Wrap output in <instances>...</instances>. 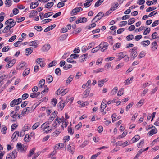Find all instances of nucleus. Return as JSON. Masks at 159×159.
Returning a JSON list of instances; mask_svg holds the SVG:
<instances>
[{
    "instance_id": "nucleus-1",
    "label": "nucleus",
    "mask_w": 159,
    "mask_h": 159,
    "mask_svg": "<svg viewBox=\"0 0 159 159\" xmlns=\"http://www.w3.org/2000/svg\"><path fill=\"white\" fill-rule=\"evenodd\" d=\"M105 16V15L102 12H100L92 20V22H96L101 19L102 17Z\"/></svg>"
},
{
    "instance_id": "nucleus-2",
    "label": "nucleus",
    "mask_w": 159,
    "mask_h": 159,
    "mask_svg": "<svg viewBox=\"0 0 159 159\" xmlns=\"http://www.w3.org/2000/svg\"><path fill=\"white\" fill-rule=\"evenodd\" d=\"M16 24V22L13 19L10 18L6 21L5 23V25H8L11 28L13 27Z\"/></svg>"
},
{
    "instance_id": "nucleus-3",
    "label": "nucleus",
    "mask_w": 159,
    "mask_h": 159,
    "mask_svg": "<svg viewBox=\"0 0 159 159\" xmlns=\"http://www.w3.org/2000/svg\"><path fill=\"white\" fill-rule=\"evenodd\" d=\"M16 148L18 151L21 152H25L26 149V146L22 145L20 143H17L16 145Z\"/></svg>"
},
{
    "instance_id": "nucleus-4",
    "label": "nucleus",
    "mask_w": 159,
    "mask_h": 159,
    "mask_svg": "<svg viewBox=\"0 0 159 159\" xmlns=\"http://www.w3.org/2000/svg\"><path fill=\"white\" fill-rule=\"evenodd\" d=\"M22 101L21 98H19L16 100L14 99L10 103V105L11 107H14L15 105H17L20 103Z\"/></svg>"
},
{
    "instance_id": "nucleus-5",
    "label": "nucleus",
    "mask_w": 159,
    "mask_h": 159,
    "mask_svg": "<svg viewBox=\"0 0 159 159\" xmlns=\"http://www.w3.org/2000/svg\"><path fill=\"white\" fill-rule=\"evenodd\" d=\"M100 45L101 47V51L103 52L107 49L108 44L107 42H102L100 44Z\"/></svg>"
},
{
    "instance_id": "nucleus-6",
    "label": "nucleus",
    "mask_w": 159,
    "mask_h": 159,
    "mask_svg": "<svg viewBox=\"0 0 159 159\" xmlns=\"http://www.w3.org/2000/svg\"><path fill=\"white\" fill-rule=\"evenodd\" d=\"M83 10L82 7H76L72 10L71 14L72 15H75L78 12L81 11Z\"/></svg>"
},
{
    "instance_id": "nucleus-7",
    "label": "nucleus",
    "mask_w": 159,
    "mask_h": 159,
    "mask_svg": "<svg viewBox=\"0 0 159 159\" xmlns=\"http://www.w3.org/2000/svg\"><path fill=\"white\" fill-rule=\"evenodd\" d=\"M124 53H125V52H123L116 54V56L118 57L116 59V61H119L123 58H124V56L125 55Z\"/></svg>"
},
{
    "instance_id": "nucleus-8",
    "label": "nucleus",
    "mask_w": 159,
    "mask_h": 159,
    "mask_svg": "<svg viewBox=\"0 0 159 159\" xmlns=\"http://www.w3.org/2000/svg\"><path fill=\"white\" fill-rule=\"evenodd\" d=\"M152 129L150 131V136H152L157 132V129L155 126H152L151 127H150V129Z\"/></svg>"
},
{
    "instance_id": "nucleus-9",
    "label": "nucleus",
    "mask_w": 159,
    "mask_h": 159,
    "mask_svg": "<svg viewBox=\"0 0 159 159\" xmlns=\"http://www.w3.org/2000/svg\"><path fill=\"white\" fill-rule=\"evenodd\" d=\"M45 83V80L44 79H41L39 82V84H38V87L39 89V90L41 89L43 86H44L45 85H44V84Z\"/></svg>"
},
{
    "instance_id": "nucleus-10",
    "label": "nucleus",
    "mask_w": 159,
    "mask_h": 159,
    "mask_svg": "<svg viewBox=\"0 0 159 159\" xmlns=\"http://www.w3.org/2000/svg\"><path fill=\"white\" fill-rule=\"evenodd\" d=\"M67 150L70 152L72 154H73L75 151V148L72 146H71L69 145L67 146Z\"/></svg>"
},
{
    "instance_id": "nucleus-11",
    "label": "nucleus",
    "mask_w": 159,
    "mask_h": 159,
    "mask_svg": "<svg viewBox=\"0 0 159 159\" xmlns=\"http://www.w3.org/2000/svg\"><path fill=\"white\" fill-rule=\"evenodd\" d=\"M87 19L85 17H83L82 18H80L76 21V24H79L81 23H84L87 22Z\"/></svg>"
},
{
    "instance_id": "nucleus-12",
    "label": "nucleus",
    "mask_w": 159,
    "mask_h": 159,
    "mask_svg": "<svg viewBox=\"0 0 159 159\" xmlns=\"http://www.w3.org/2000/svg\"><path fill=\"white\" fill-rule=\"evenodd\" d=\"M50 48V46L48 44H45L42 48V50L43 52L48 51Z\"/></svg>"
},
{
    "instance_id": "nucleus-13",
    "label": "nucleus",
    "mask_w": 159,
    "mask_h": 159,
    "mask_svg": "<svg viewBox=\"0 0 159 159\" xmlns=\"http://www.w3.org/2000/svg\"><path fill=\"white\" fill-rule=\"evenodd\" d=\"M88 54H84L81 56L79 58V61L82 62L85 61L87 57Z\"/></svg>"
},
{
    "instance_id": "nucleus-14",
    "label": "nucleus",
    "mask_w": 159,
    "mask_h": 159,
    "mask_svg": "<svg viewBox=\"0 0 159 159\" xmlns=\"http://www.w3.org/2000/svg\"><path fill=\"white\" fill-rule=\"evenodd\" d=\"M38 14L37 11L35 10H33L31 11V12L30 13L29 17L30 18H32L34 17Z\"/></svg>"
},
{
    "instance_id": "nucleus-15",
    "label": "nucleus",
    "mask_w": 159,
    "mask_h": 159,
    "mask_svg": "<svg viewBox=\"0 0 159 159\" xmlns=\"http://www.w3.org/2000/svg\"><path fill=\"white\" fill-rule=\"evenodd\" d=\"M157 45L156 42H153L151 44V50L152 51L155 50L157 48Z\"/></svg>"
},
{
    "instance_id": "nucleus-16",
    "label": "nucleus",
    "mask_w": 159,
    "mask_h": 159,
    "mask_svg": "<svg viewBox=\"0 0 159 159\" xmlns=\"http://www.w3.org/2000/svg\"><path fill=\"white\" fill-rule=\"evenodd\" d=\"M57 106L59 110L60 111H61L62 110L64 107V104L62 101L60 102L58 104Z\"/></svg>"
},
{
    "instance_id": "nucleus-17",
    "label": "nucleus",
    "mask_w": 159,
    "mask_h": 159,
    "mask_svg": "<svg viewBox=\"0 0 159 159\" xmlns=\"http://www.w3.org/2000/svg\"><path fill=\"white\" fill-rule=\"evenodd\" d=\"M56 26V25L55 24H53L51 26H48L45 28L44 30V32H47L52 29L55 27Z\"/></svg>"
},
{
    "instance_id": "nucleus-18",
    "label": "nucleus",
    "mask_w": 159,
    "mask_h": 159,
    "mask_svg": "<svg viewBox=\"0 0 159 159\" xmlns=\"http://www.w3.org/2000/svg\"><path fill=\"white\" fill-rule=\"evenodd\" d=\"M140 139V137L139 135H135L132 139L131 141H132V143H134Z\"/></svg>"
},
{
    "instance_id": "nucleus-19",
    "label": "nucleus",
    "mask_w": 159,
    "mask_h": 159,
    "mask_svg": "<svg viewBox=\"0 0 159 159\" xmlns=\"http://www.w3.org/2000/svg\"><path fill=\"white\" fill-rule=\"evenodd\" d=\"M39 5V4L36 2H33L31 4L30 8L31 9H34L36 8Z\"/></svg>"
},
{
    "instance_id": "nucleus-20",
    "label": "nucleus",
    "mask_w": 159,
    "mask_h": 159,
    "mask_svg": "<svg viewBox=\"0 0 159 159\" xmlns=\"http://www.w3.org/2000/svg\"><path fill=\"white\" fill-rule=\"evenodd\" d=\"M68 35L67 34H65L64 35L61 36L59 38V40L60 41H62L64 40Z\"/></svg>"
},
{
    "instance_id": "nucleus-21",
    "label": "nucleus",
    "mask_w": 159,
    "mask_h": 159,
    "mask_svg": "<svg viewBox=\"0 0 159 159\" xmlns=\"http://www.w3.org/2000/svg\"><path fill=\"white\" fill-rule=\"evenodd\" d=\"M54 3L53 2H49L45 5V7L47 8H50L52 7Z\"/></svg>"
},
{
    "instance_id": "nucleus-22",
    "label": "nucleus",
    "mask_w": 159,
    "mask_h": 159,
    "mask_svg": "<svg viewBox=\"0 0 159 159\" xmlns=\"http://www.w3.org/2000/svg\"><path fill=\"white\" fill-rule=\"evenodd\" d=\"M30 72V69L29 68H26L23 73V76L25 77L28 75Z\"/></svg>"
},
{
    "instance_id": "nucleus-23",
    "label": "nucleus",
    "mask_w": 159,
    "mask_h": 159,
    "mask_svg": "<svg viewBox=\"0 0 159 159\" xmlns=\"http://www.w3.org/2000/svg\"><path fill=\"white\" fill-rule=\"evenodd\" d=\"M137 52H133V53H131L130 56V59L132 60L134 59L137 56Z\"/></svg>"
},
{
    "instance_id": "nucleus-24",
    "label": "nucleus",
    "mask_w": 159,
    "mask_h": 159,
    "mask_svg": "<svg viewBox=\"0 0 159 159\" xmlns=\"http://www.w3.org/2000/svg\"><path fill=\"white\" fill-rule=\"evenodd\" d=\"M90 88H88L83 93V97L86 98L88 95L90 91Z\"/></svg>"
},
{
    "instance_id": "nucleus-25",
    "label": "nucleus",
    "mask_w": 159,
    "mask_h": 159,
    "mask_svg": "<svg viewBox=\"0 0 159 159\" xmlns=\"http://www.w3.org/2000/svg\"><path fill=\"white\" fill-rule=\"evenodd\" d=\"M73 76L71 75L66 80V85H68L73 80Z\"/></svg>"
},
{
    "instance_id": "nucleus-26",
    "label": "nucleus",
    "mask_w": 159,
    "mask_h": 159,
    "mask_svg": "<svg viewBox=\"0 0 159 159\" xmlns=\"http://www.w3.org/2000/svg\"><path fill=\"white\" fill-rule=\"evenodd\" d=\"M19 135V132L18 131H16L13 134L11 138L13 139H16Z\"/></svg>"
},
{
    "instance_id": "nucleus-27",
    "label": "nucleus",
    "mask_w": 159,
    "mask_h": 159,
    "mask_svg": "<svg viewBox=\"0 0 159 159\" xmlns=\"http://www.w3.org/2000/svg\"><path fill=\"white\" fill-rule=\"evenodd\" d=\"M25 53L26 55L31 54L33 52V49L31 48H27L25 50Z\"/></svg>"
},
{
    "instance_id": "nucleus-28",
    "label": "nucleus",
    "mask_w": 159,
    "mask_h": 159,
    "mask_svg": "<svg viewBox=\"0 0 159 159\" xmlns=\"http://www.w3.org/2000/svg\"><path fill=\"white\" fill-rule=\"evenodd\" d=\"M101 47L100 46V45L97 46L96 47L93 48L91 50V52L93 53H95L99 49H100Z\"/></svg>"
},
{
    "instance_id": "nucleus-29",
    "label": "nucleus",
    "mask_w": 159,
    "mask_h": 159,
    "mask_svg": "<svg viewBox=\"0 0 159 159\" xmlns=\"http://www.w3.org/2000/svg\"><path fill=\"white\" fill-rule=\"evenodd\" d=\"M66 1L64 0V1L61 2H59L58 3V4H57V7L58 8H61V7H63L65 5L64 2H66Z\"/></svg>"
},
{
    "instance_id": "nucleus-30",
    "label": "nucleus",
    "mask_w": 159,
    "mask_h": 159,
    "mask_svg": "<svg viewBox=\"0 0 159 159\" xmlns=\"http://www.w3.org/2000/svg\"><path fill=\"white\" fill-rule=\"evenodd\" d=\"M12 1L11 0H6L5 2V4L6 5L7 7H9L12 4Z\"/></svg>"
},
{
    "instance_id": "nucleus-31",
    "label": "nucleus",
    "mask_w": 159,
    "mask_h": 159,
    "mask_svg": "<svg viewBox=\"0 0 159 159\" xmlns=\"http://www.w3.org/2000/svg\"><path fill=\"white\" fill-rule=\"evenodd\" d=\"M133 79V77H131V78H129L128 79H127L124 82V83H125V85H128L129 84H130L131 83V82H130Z\"/></svg>"
},
{
    "instance_id": "nucleus-32",
    "label": "nucleus",
    "mask_w": 159,
    "mask_h": 159,
    "mask_svg": "<svg viewBox=\"0 0 159 159\" xmlns=\"http://www.w3.org/2000/svg\"><path fill=\"white\" fill-rule=\"evenodd\" d=\"M149 148L148 147H147L145 149H141L140 150H139L137 153V154H136L137 157H139L140 155L143 152V151H145L147 150Z\"/></svg>"
},
{
    "instance_id": "nucleus-33",
    "label": "nucleus",
    "mask_w": 159,
    "mask_h": 159,
    "mask_svg": "<svg viewBox=\"0 0 159 159\" xmlns=\"http://www.w3.org/2000/svg\"><path fill=\"white\" fill-rule=\"evenodd\" d=\"M103 1L102 0H98L95 3L94 7H97L99 6L102 2Z\"/></svg>"
},
{
    "instance_id": "nucleus-34",
    "label": "nucleus",
    "mask_w": 159,
    "mask_h": 159,
    "mask_svg": "<svg viewBox=\"0 0 159 159\" xmlns=\"http://www.w3.org/2000/svg\"><path fill=\"white\" fill-rule=\"evenodd\" d=\"M25 64V62H20L17 66V69H20L22 67H23Z\"/></svg>"
},
{
    "instance_id": "nucleus-35",
    "label": "nucleus",
    "mask_w": 159,
    "mask_h": 159,
    "mask_svg": "<svg viewBox=\"0 0 159 159\" xmlns=\"http://www.w3.org/2000/svg\"><path fill=\"white\" fill-rule=\"evenodd\" d=\"M40 93L39 92L36 93H31L30 94V96L32 98H34L37 97L39 95Z\"/></svg>"
},
{
    "instance_id": "nucleus-36",
    "label": "nucleus",
    "mask_w": 159,
    "mask_h": 159,
    "mask_svg": "<svg viewBox=\"0 0 159 159\" xmlns=\"http://www.w3.org/2000/svg\"><path fill=\"white\" fill-rule=\"evenodd\" d=\"M47 82L48 83H50L53 80V77L51 75L48 76L47 78Z\"/></svg>"
},
{
    "instance_id": "nucleus-37",
    "label": "nucleus",
    "mask_w": 159,
    "mask_h": 159,
    "mask_svg": "<svg viewBox=\"0 0 159 159\" xmlns=\"http://www.w3.org/2000/svg\"><path fill=\"white\" fill-rule=\"evenodd\" d=\"M17 112L16 111H12L10 114V116L13 118H15L17 116V114H16Z\"/></svg>"
},
{
    "instance_id": "nucleus-38",
    "label": "nucleus",
    "mask_w": 159,
    "mask_h": 159,
    "mask_svg": "<svg viewBox=\"0 0 159 159\" xmlns=\"http://www.w3.org/2000/svg\"><path fill=\"white\" fill-rule=\"evenodd\" d=\"M4 28V30H2V32L4 33H7V32L8 30H10L11 28L8 25Z\"/></svg>"
},
{
    "instance_id": "nucleus-39",
    "label": "nucleus",
    "mask_w": 159,
    "mask_h": 159,
    "mask_svg": "<svg viewBox=\"0 0 159 159\" xmlns=\"http://www.w3.org/2000/svg\"><path fill=\"white\" fill-rule=\"evenodd\" d=\"M121 46V43L119 42L117 43L115 45L113 46V48L114 50H115L116 48H119Z\"/></svg>"
},
{
    "instance_id": "nucleus-40",
    "label": "nucleus",
    "mask_w": 159,
    "mask_h": 159,
    "mask_svg": "<svg viewBox=\"0 0 159 159\" xmlns=\"http://www.w3.org/2000/svg\"><path fill=\"white\" fill-rule=\"evenodd\" d=\"M55 74L58 75H60L61 74V71L59 68H57L55 70Z\"/></svg>"
},
{
    "instance_id": "nucleus-41",
    "label": "nucleus",
    "mask_w": 159,
    "mask_h": 159,
    "mask_svg": "<svg viewBox=\"0 0 159 159\" xmlns=\"http://www.w3.org/2000/svg\"><path fill=\"white\" fill-rule=\"evenodd\" d=\"M56 62L55 61H53L49 63L48 66V67H52L56 65Z\"/></svg>"
},
{
    "instance_id": "nucleus-42",
    "label": "nucleus",
    "mask_w": 159,
    "mask_h": 159,
    "mask_svg": "<svg viewBox=\"0 0 159 159\" xmlns=\"http://www.w3.org/2000/svg\"><path fill=\"white\" fill-rule=\"evenodd\" d=\"M134 38V36L133 35L130 34L127 36L126 39L128 41H130L133 39Z\"/></svg>"
},
{
    "instance_id": "nucleus-43",
    "label": "nucleus",
    "mask_w": 159,
    "mask_h": 159,
    "mask_svg": "<svg viewBox=\"0 0 159 159\" xmlns=\"http://www.w3.org/2000/svg\"><path fill=\"white\" fill-rule=\"evenodd\" d=\"M135 20V18H132L129 19L128 22V24L129 25H130L134 23Z\"/></svg>"
},
{
    "instance_id": "nucleus-44",
    "label": "nucleus",
    "mask_w": 159,
    "mask_h": 159,
    "mask_svg": "<svg viewBox=\"0 0 159 159\" xmlns=\"http://www.w3.org/2000/svg\"><path fill=\"white\" fill-rule=\"evenodd\" d=\"M127 134V132H124L121 135L118 136L117 138V139H120L123 138Z\"/></svg>"
},
{
    "instance_id": "nucleus-45",
    "label": "nucleus",
    "mask_w": 159,
    "mask_h": 159,
    "mask_svg": "<svg viewBox=\"0 0 159 159\" xmlns=\"http://www.w3.org/2000/svg\"><path fill=\"white\" fill-rule=\"evenodd\" d=\"M40 125V124L39 122H37L35 123V124H34L32 127V129L33 130H34L37 128V127H38Z\"/></svg>"
},
{
    "instance_id": "nucleus-46",
    "label": "nucleus",
    "mask_w": 159,
    "mask_h": 159,
    "mask_svg": "<svg viewBox=\"0 0 159 159\" xmlns=\"http://www.w3.org/2000/svg\"><path fill=\"white\" fill-rule=\"evenodd\" d=\"M149 40L144 41L141 42V44L144 46H146L149 44Z\"/></svg>"
},
{
    "instance_id": "nucleus-47",
    "label": "nucleus",
    "mask_w": 159,
    "mask_h": 159,
    "mask_svg": "<svg viewBox=\"0 0 159 159\" xmlns=\"http://www.w3.org/2000/svg\"><path fill=\"white\" fill-rule=\"evenodd\" d=\"M16 22L19 23L21 22L24 20L25 19V18L24 17H22L20 18H16Z\"/></svg>"
},
{
    "instance_id": "nucleus-48",
    "label": "nucleus",
    "mask_w": 159,
    "mask_h": 159,
    "mask_svg": "<svg viewBox=\"0 0 159 159\" xmlns=\"http://www.w3.org/2000/svg\"><path fill=\"white\" fill-rule=\"evenodd\" d=\"M144 142V140L143 139H142L140 142V143H139L138 144L137 146L138 148H141L143 146Z\"/></svg>"
},
{
    "instance_id": "nucleus-49",
    "label": "nucleus",
    "mask_w": 159,
    "mask_h": 159,
    "mask_svg": "<svg viewBox=\"0 0 159 159\" xmlns=\"http://www.w3.org/2000/svg\"><path fill=\"white\" fill-rule=\"evenodd\" d=\"M35 148H33L29 152V153L28 155L29 157H31L34 153V151L35 150Z\"/></svg>"
},
{
    "instance_id": "nucleus-50",
    "label": "nucleus",
    "mask_w": 159,
    "mask_h": 159,
    "mask_svg": "<svg viewBox=\"0 0 159 159\" xmlns=\"http://www.w3.org/2000/svg\"><path fill=\"white\" fill-rule=\"evenodd\" d=\"M32 43L33 44V46L34 47V48H36L37 47V45L39 44V42L37 40H34L32 41Z\"/></svg>"
},
{
    "instance_id": "nucleus-51",
    "label": "nucleus",
    "mask_w": 159,
    "mask_h": 159,
    "mask_svg": "<svg viewBox=\"0 0 159 159\" xmlns=\"http://www.w3.org/2000/svg\"><path fill=\"white\" fill-rule=\"evenodd\" d=\"M57 100L55 98L52 99V101H51V103L52 104L53 106H56V104L57 103Z\"/></svg>"
},
{
    "instance_id": "nucleus-52",
    "label": "nucleus",
    "mask_w": 159,
    "mask_h": 159,
    "mask_svg": "<svg viewBox=\"0 0 159 159\" xmlns=\"http://www.w3.org/2000/svg\"><path fill=\"white\" fill-rule=\"evenodd\" d=\"M52 15V12H49L45 13L43 15V17L47 18L50 16Z\"/></svg>"
},
{
    "instance_id": "nucleus-53",
    "label": "nucleus",
    "mask_w": 159,
    "mask_h": 159,
    "mask_svg": "<svg viewBox=\"0 0 159 159\" xmlns=\"http://www.w3.org/2000/svg\"><path fill=\"white\" fill-rule=\"evenodd\" d=\"M30 108L28 107H27L25 108H24L22 112V114H24L26 113V112L27 111H29Z\"/></svg>"
},
{
    "instance_id": "nucleus-54",
    "label": "nucleus",
    "mask_w": 159,
    "mask_h": 159,
    "mask_svg": "<svg viewBox=\"0 0 159 159\" xmlns=\"http://www.w3.org/2000/svg\"><path fill=\"white\" fill-rule=\"evenodd\" d=\"M5 13L3 12H1L0 14V22H2L4 19V17L3 15H4Z\"/></svg>"
},
{
    "instance_id": "nucleus-55",
    "label": "nucleus",
    "mask_w": 159,
    "mask_h": 159,
    "mask_svg": "<svg viewBox=\"0 0 159 159\" xmlns=\"http://www.w3.org/2000/svg\"><path fill=\"white\" fill-rule=\"evenodd\" d=\"M2 129L1 130V132L3 134H5L6 133L7 128L5 125H2Z\"/></svg>"
},
{
    "instance_id": "nucleus-56",
    "label": "nucleus",
    "mask_w": 159,
    "mask_h": 159,
    "mask_svg": "<svg viewBox=\"0 0 159 159\" xmlns=\"http://www.w3.org/2000/svg\"><path fill=\"white\" fill-rule=\"evenodd\" d=\"M44 89L42 91L41 93L42 94H43V93H47L48 90V89L47 87V86L46 85L44 86Z\"/></svg>"
},
{
    "instance_id": "nucleus-57",
    "label": "nucleus",
    "mask_w": 159,
    "mask_h": 159,
    "mask_svg": "<svg viewBox=\"0 0 159 159\" xmlns=\"http://www.w3.org/2000/svg\"><path fill=\"white\" fill-rule=\"evenodd\" d=\"M29 138H30V137L29 135L26 134L24 138V141L26 142H29L30 140Z\"/></svg>"
},
{
    "instance_id": "nucleus-58",
    "label": "nucleus",
    "mask_w": 159,
    "mask_h": 159,
    "mask_svg": "<svg viewBox=\"0 0 159 159\" xmlns=\"http://www.w3.org/2000/svg\"><path fill=\"white\" fill-rule=\"evenodd\" d=\"M66 121V119H63L62 120V124L65 127H66L68 124V122H67Z\"/></svg>"
},
{
    "instance_id": "nucleus-59",
    "label": "nucleus",
    "mask_w": 159,
    "mask_h": 159,
    "mask_svg": "<svg viewBox=\"0 0 159 159\" xmlns=\"http://www.w3.org/2000/svg\"><path fill=\"white\" fill-rule=\"evenodd\" d=\"M45 123L43 124L41 126V128L44 129L43 131L49 127V126H47V125H45Z\"/></svg>"
},
{
    "instance_id": "nucleus-60",
    "label": "nucleus",
    "mask_w": 159,
    "mask_h": 159,
    "mask_svg": "<svg viewBox=\"0 0 159 159\" xmlns=\"http://www.w3.org/2000/svg\"><path fill=\"white\" fill-rule=\"evenodd\" d=\"M79 56V55L76 54H73L71 55L70 57L73 59H76L78 58Z\"/></svg>"
},
{
    "instance_id": "nucleus-61",
    "label": "nucleus",
    "mask_w": 159,
    "mask_h": 159,
    "mask_svg": "<svg viewBox=\"0 0 159 159\" xmlns=\"http://www.w3.org/2000/svg\"><path fill=\"white\" fill-rule=\"evenodd\" d=\"M118 90V88L117 87H115L113 89H112V90L111 92V93H112V94L114 95L116 93L117 91Z\"/></svg>"
},
{
    "instance_id": "nucleus-62",
    "label": "nucleus",
    "mask_w": 159,
    "mask_h": 159,
    "mask_svg": "<svg viewBox=\"0 0 159 159\" xmlns=\"http://www.w3.org/2000/svg\"><path fill=\"white\" fill-rule=\"evenodd\" d=\"M17 152H16V150H14L10 154V155H11V156H15V158L17 156Z\"/></svg>"
},
{
    "instance_id": "nucleus-63",
    "label": "nucleus",
    "mask_w": 159,
    "mask_h": 159,
    "mask_svg": "<svg viewBox=\"0 0 159 159\" xmlns=\"http://www.w3.org/2000/svg\"><path fill=\"white\" fill-rule=\"evenodd\" d=\"M85 2H86L84 4V6L85 7H89L90 5L91 4H89L90 2L89 1H86H86H85Z\"/></svg>"
},
{
    "instance_id": "nucleus-64",
    "label": "nucleus",
    "mask_w": 159,
    "mask_h": 159,
    "mask_svg": "<svg viewBox=\"0 0 159 159\" xmlns=\"http://www.w3.org/2000/svg\"><path fill=\"white\" fill-rule=\"evenodd\" d=\"M159 24V20H156L152 24V27H154L157 26Z\"/></svg>"
}]
</instances>
